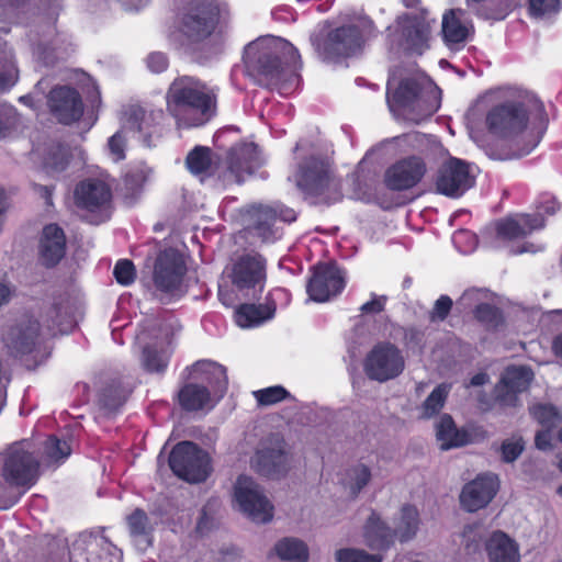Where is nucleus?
I'll use <instances>...</instances> for the list:
<instances>
[{
  "instance_id": "obj_12",
  "label": "nucleus",
  "mask_w": 562,
  "mask_h": 562,
  "mask_svg": "<svg viewBox=\"0 0 562 562\" xmlns=\"http://www.w3.org/2000/svg\"><path fill=\"white\" fill-rule=\"evenodd\" d=\"M405 368L402 351L393 344L380 342L367 355L364 371L368 378L385 382L398 376Z\"/></svg>"
},
{
  "instance_id": "obj_1",
  "label": "nucleus",
  "mask_w": 562,
  "mask_h": 562,
  "mask_svg": "<svg viewBox=\"0 0 562 562\" xmlns=\"http://www.w3.org/2000/svg\"><path fill=\"white\" fill-rule=\"evenodd\" d=\"M532 109L542 111V106L537 101L526 95L499 104L486 115L490 132L507 139L516 157L530 154L542 137V132L527 125Z\"/></svg>"
},
{
  "instance_id": "obj_4",
  "label": "nucleus",
  "mask_w": 562,
  "mask_h": 562,
  "mask_svg": "<svg viewBox=\"0 0 562 562\" xmlns=\"http://www.w3.org/2000/svg\"><path fill=\"white\" fill-rule=\"evenodd\" d=\"M247 69L269 81H279L289 69L294 72L300 64L296 48L288 41L267 36L250 43L244 53Z\"/></svg>"
},
{
  "instance_id": "obj_14",
  "label": "nucleus",
  "mask_w": 562,
  "mask_h": 562,
  "mask_svg": "<svg viewBox=\"0 0 562 562\" xmlns=\"http://www.w3.org/2000/svg\"><path fill=\"white\" fill-rule=\"evenodd\" d=\"M262 164L258 148L254 143H240L233 146L226 158V170L223 172V184L240 183Z\"/></svg>"
},
{
  "instance_id": "obj_32",
  "label": "nucleus",
  "mask_w": 562,
  "mask_h": 562,
  "mask_svg": "<svg viewBox=\"0 0 562 562\" xmlns=\"http://www.w3.org/2000/svg\"><path fill=\"white\" fill-rule=\"evenodd\" d=\"M191 375L195 380L207 382L215 395L222 396L227 385L225 369L212 361H198L192 366Z\"/></svg>"
},
{
  "instance_id": "obj_33",
  "label": "nucleus",
  "mask_w": 562,
  "mask_h": 562,
  "mask_svg": "<svg viewBox=\"0 0 562 562\" xmlns=\"http://www.w3.org/2000/svg\"><path fill=\"white\" fill-rule=\"evenodd\" d=\"M436 437L442 450L461 447L469 442L468 434L459 430L449 415L441 416L437 423Z\"/></svg>"
},
{
  "instance_id": "obj_43",
  "label": "nucleus",
  "mask_w": 562,
  "mask_h": 562,
  "mask_svg": "<svg viewBox=\"0 0 562 562\" xmlns=\"http://www.w3.org/2000/svg\"><path fill=\"white\" fill-rule=\"evenodd\" d=\"M451 390V385L441 383L434 389L420 407V414L424 418H430L441 411L447 396Z\"/></svg>"
},
{
  "instance_id": "obj_2",
  "label": "nucleus",
  "mask_w": 562,
  "mask_h": 562,
  "mask_svg": "<svg viewBox=\"0 0 562 562\" xmlns=\"http://www.w3.org/2000/svg\"><path fill=\"white\" fill-rule=\"evenodd\" d=\"M386 99L395 115L414 123L431 116L440 106V91L424 74L404 78L398 83L390 79Z\"/></svg>"
},
{
  "instance_id": "obj_63",
  "label": "nucleus",
  "mask_w": 562,
  "mask_h": 562,
  "mask_svg": "<svg viewBox=\"0 0 562 562\" xmlns=\"http://www.w3.org/2000/svg\"><path fill=\"white\" fill-rule=\"evenodd\" d=\"M11 295V288L5 283H0V307L10 301Z\"/></svg>"
},
{
  "instance_id": "obj_55",
  "label": "nucleus",
  "mask_w": 562,
  "mask_h": 562,
  "mask_svg": "<svg viewBox=\"0 0 562 562\" xmlns=\"http://www.w3.org/2000/svg\"><path fill=\"white\" fill-rule=\"evenodd\" d=\"M452 306V300L447 295H441L435 303V306L431 312V319L432 321H443Z\"/></svg>"
},
{
  "instance_id": "obj_10",
  "label": "nucleus",
  "mask_w": 562,
  "mask_h": 562,
  "mask_svg": "<svg viewBox=\"0 0 562 562\" xmlns=\"http://www.w3.org/2000/svg\"><path fill=\"white\" fill-rule=\"evenodd\" d=\"M474 167L467 161L449 157L438 168L436 190L449 198H459L474 186Z\"/></svg>"
},
{
  "instance_id": "obj_48",
  "label": "nucleus",
  "mask_w": 562,
  "mask_h": 562,
  "mask_svg": "<svg viewBox=\"0 0 562 562\" xmlns=\"http://www.w3.org/2000/svg\"><path fill=\"white\" fill-rule=\"evenodd\" d=\"M337 562H382L380 554H370L359 549H340L336 552Z\"/></svg>"
},
{
  "instance_id": "obj_40",
  "label": "nucleus",
  "mask_w": 562,
  "mask_h": 562,
  "mask_svg": "<svg viewBox=\"0 0 562 562\" xmlns=\"http://www.w3.org/2000/svg\"><path fill=\"white\" fill-rule=\"evenodd\" d=\"M418 512L414 506L405 505L401 509L395 532L402 542L413 539L418 530Z\"/></svg>"
},
{
  "instance_id": "obj_9",
  "label": "nucleus",
  "mask_w": 562,
  "mask_h": 562,
  "mask_svg": "<svg viewBox=\"0 0 562 562\" xmlns=\"http://www.w3.org/2000/svg\"><path fill=\"white\" fill-rule=\"evenodd\" d=\"M234 503L249 519L265 524L273 517V505L256 481L247 475H239L234 484Z\"/></svg>"
},
{
  "instance_id": "obj_51",
  "label": "nucleus",
  "mask_w": 562,
  "mask_h": 562,
  "mask_svg": "<svg viewBox=\"0 0 562 562\" xmlns=\"http://www.w3.org/2000/svg\"><path fill=\"white\" fill-rule=\"evenodd\" d=\"M403 139L415 150L424 151L438 145L436 137L422 134L419 132L408 133Z\"/></svg>"
},
{
  "instance_id": "obj_31",
  "label": "nucleus",
  "mask_w": 562,
  "mask_h": 562,
  "mask_svg": "<svg viewBox=\"0 0 562 562\" xmlns=\"http://www.w3.org/2000/svg\"><path fill=\"white\" fill-rule=\"evenodd\" d=\"M485 549L490 562H520L518 543L503 531H494Z\"/></svg>"
},
{
  "instance_id": "obj_16",
  "label": "nucleus",
  "mask_w": 562,
  "mask_h": 562,
  "mask_svg": "<svg viewBox=\"0 0 562 562\" xmlns=\"http://www.w3.org/2000/svg\"><path fill=\"white\" fill-rule=\"evenodd\" d=\"M499 488V480L493 473L479 474L464 484L459 499L461 507L468 513L485 508L495 497Z\"/></svg>"
},
{
  "instance_id": "obj_45",
  "label": "nucleus",
  "mask_w": 562,
  "mask_h": 562,
  "mask_svg": "<svg viewBox=\"0 0 562 562\" xmlns=\"http://www.w3.org/2000/svg\"><path fill=\"white\" fill-rule=\"evenodd\" d=\"M169 355L165 349L147 346L143 350L142 366L148 372H162L168 364Z\"/></svg>"
},
{
  "instance_id": "obj_18",
  "label": "nucleus",
  "mask_w": 562,
  "mask_h": 562,
  "mask_svg": "<svg viewBox=\"0 0 562 562\" xmlns=\"http://www.w3.org/2000/svg\"><path fill=\"white\" fill-rule=\"evenodd\" d=\"M345 288L342 271L333 263L318 265L307 283L310 299L315 302H326L339 294Z\"/></svg>"
},
{
  "instance_id": "obj_29",
  "label": "nucleus",
  "mask_w": 562,
  "mask_h": 562,
  "mask_svg": "<svg viewBox=\"0 0 562 562\" xmlns=\"http://www.w3.org/2000/svg\"><path fill=\"white\" fill-rule=\"evenodd\" d=\"M112 547L104 536L83 532L70 547V562H98L99 551L110 552Z\"/></svg>"
},
{
  "instance_id": "obj_27",
  "label": "nucleus",
  "mask_w": 562,
  "mask_h": 562,
  "mask_svg": "<svg viewBox=\"0 0 562 562\" xmlns=\"http://www.w3.org/2000/svg\"><path fill=\"white\" fill-rule=\"evenodd\" d=\"M38 323L29 321L25 326H16L5 337V346L14 357L37 353Z\"/></svg>"
},
{
  "instance_id": "obj_44",
  "label": "nucleus",
  "mask_w": 562,
  "mask_h": 562,
  "mask_svg": "<svg viewBox=\"0 0 562 562\" xmlns=\"http://www.w3.org/2000/svg\"><path fill=\"white\" fill-rule=\"evenodd\" d=\"M71 453V448L67 441H61L52 436L44 445L43 459L48 464L58 463L66 460Z\"/></svg>"
},
{
  "instance_id": "obj_37",
  "label": "nucleus",
  "mask_w": 562,
  "mask_h": 562,
  "mask_svg": "<svg viewBox=\"0 0 562 562\" xmlns=\"http://www.w3.org/2000/svg\"><path fill=\"white\" fill-rule=\"evenodd\" d=\"M178 396L181 407L186 411H200L212 407L210 391L203 385L189 383L180 390Z\"/></svg>"
},
{
  "instance_id": "obj_58",
  "label": "nucleus",
  "mask_w": 562,
  "mask_h": 562,
  "mask_svg": "<svg viewBox=\"0 0 562 562\" xmlns=\"http://www.w3.org/2000/svg\"><path fill=\"white\" fill-rule=\"evenodd\" d=\"M462 538L469 551H475L479 548L476 527L467 526L462 532Z\"/></svg>"
},
{
  "instance_id": "obj_11",
  "label": "nucleus",
  "mask_w": 562,
  "mask_h": 562,
  "mask_svg": "<svg viewBox=\"0 0 562 562\" xmlns=\"http://www.w3.org/2000/svg\"><path fill=\"white\" fill-rule=\"evenodd\" d=\"M295 218V212L283 206L276 210L268 205H251L245 214L246 229L263 243L279 238V231L276 226L278 220L291 223Z\"/></svg>"
},
{
  "instance_id": "obj_15",
  "label": "nucleus",
  "mask_w": 562,
  "mask_h": 562,
  "mask_svg": "<svg viewBox=\"0 0 562 562\" xmlns=\"http://www.w3.org/2000/svg\"><path fill=\"white\" fill-rule=\"evenodd\" d=\"M294 180L303 191L314 195L323 194L334 184L328 158L311 156L300 164Z\"/></svg>"
},
{
  "instance_id": "obj_64",
  "label": "nucleus",
  "mask_w": 562,
  "mask_h": 562,
  "mask_svg": "<svg viewBox=\"0 0 562 562\" xmlns=\"http://www.w3.org/2000/svg\"><path fill=\"white\" fill-rule=\"evenodd\" d=\"M490 381V376L485 372H479L470 380L471 386H481Z\"/></svg>"
},
{
  "instance_id": "obj_8",
  "label": "nucleus",
  "mask_w": 562,
  "mask_h": 562,
  "mask_svg": "<svg viewBox=\"0 0 562 562\" xmlns=\"http://www.w3.org/2000/svg\"><path fill=\"white\" fill-rule=\"evenodd\" d=\"M169 465L178 477L189 483L205 481L212 471L209 454L191 441L179 442L172 449Z\"/></svg>"
},
{
  "instance_id": "obj_62",
  "label": "nucleus",
  "mask_w": 562,
  "mask_h": 562,
  "mask_svg": "<svg viewBox=\"0 0 562 562\" xmlns=\"http://www.w3.org/2000/svg\"><path fill=\"white\" fill-rule=\"evenodd\" d=\"M15 82L14 69H9L5 72H0V91L10 89Z\"/></svg>"
},
{
  "instance_id": "obj_21",
  "label": "nucleus",
  "mask_w": 562,
  "mask_h": 562,
  "mask_svg": "<svg viewBox=\"0 0 562 562\" xmlns=\"http://www.w3.org/2000/svg\"><path fill=\"white\" fill-rule=\"evenodd\" d=\"M397 24L402 33L400 45L404 49L420 53L426 46L430 32V20L427 12L408 13L398 18Z\"/></svg>"
},
{
  "instance_id": "obj_13",
  "label": "nucleus",
  "mask_w": 562,
  "mask_h": 562,
  "mask_svg": "<svg viewBox=\"0 0 562 562\" xmlns=\"http://www.w3.org/2000/svg\"><path fill=\"white\" fill-rule=\"evenodd\" d=\"M184 273L186 263L178 250L167 248L158 254L153 273L154 283L158 291L171 295L176 294L180 290Z\"/></svg>"
},
{
  "instance_id": "obj_23",
  "label": "nucleus",
  "mask_w": 562,
  "mask_h": 562,
  "mask_svg": "<svg viewBox=\"0 0 562 562\" xmlns=\"http://www.w3.org/2000/svg\"><path fill=\"white\" fill-rule=\"evenodd\" d=\"M111 195L110 186L101 178H87L80 181L74 191L76 205L90 212L104 207Z\"/></svg>"
},
{
  "instance_id": "obj_36",
  "label": "nucleus",
  "mask_w": 562,
  "mask_h": 562,
  "mask_svg": "<svg viewBox=\"0 0 562 562\" xmlns=\"http://www.w3.org/2000/svg\"><path fill=\"white\" fill-rule=\"evenodd\" d=\"M127 526L130 529L131 537L140 551H145L151 546V526L148 521V517L145 512L135 509L127 517Z\"/></svg>"
},
{
  "instance_id": "obj_47",
  "label": "nucleus",
  "mask_w": 562,
  "mask_h": 562,
  "mask_svg": "<svg viewBox=\"0 0 562 562\" xmlns=\"http://www.w3.org/2000/svg\"><path fill=\"white\" fill-rule=\"evenodd\" d=\"M254 396L259 405L269 406L283 401L290 394L283 386L274 385L254 391Z\"/></svg>"
},
{
  "instance_id": "obj_39",
  "label": "nucleus",
  "mask_w": 562,
  "mask_h": 562,
  "mask_svg": "<svg viewBox=\"0 0 562 562\" xmlns=\"http://www.w3.org/2000/svg\"><path fill=\"white\" fill-rule=\"evenodd\" d=\"M371 477V470L368 465L356 463L345 471L341 483L350 495L357 496L369 484Z\"/></svg>"
},
{
  "instance_id": "obj_30",
  "label": "nucleus",
  "mask_w": 562,
  "mask_h": 562,
  "mask_svg": "<svg viewBox=\"0 0 562 562\" xmlns=\"http://www.w3.org/2000/svg\"><path fill=\"white\" fill-rule=\"evenodd\" d=\"M473 25L465 19V12L453 9L442 16V34L445 42L450 46L463 44L472 34Z\"/></svg>"
},
{
  "instance_id": "obj_6",
  "label": "nucleus",
  "mask_w": 562,
  "mask_h": 562,
  "mask_svg": "<svg viewBox=\"0 0 562 562\" xmlns=\"http://www.w3.org/2000/svg\"><path fill=\"white\" fill-rule=\"evenodd\" d=\"M26 441L12 445L4 453L2 477L11 486L21 488L16 496L5 501L1 508L15 505L20 496L31 488L38 479L40 463L29 449Z\"/></svg>"
},
{
  "instance_id": "obj_61",
  "label": "nucleus",
  "mask_w": 562,
  "mask_h": 562,
  "mask_svg": "<svg viewBox=\"0 0 562 562\" xmlns=\"http://www.w3.org/2000/svg\"><path fill=\"white\" fill-rule=\"evenodd\" d=\"M560 209V205L554 201L553 199H547L541 203V205L538 209V213L533 216H538L539 218L543 220V214L552 215L557 212V210ZM544 223V221H542Z\"/></svg>"
},
{
  "instance_id": "obj_50",
  "label": "nucleus",
  "mask_w": 562,
  "mask_h": 562,
  "mask_svg": "<svg viewBox=\"0 0 562 562\" xmlns=\"http://www.w3.org/2000/svg\"><path fill=\"white\" fill-rule=\"evenodd\" d=\"M113 274L115 280L122 285H130L134 282L136 273L131 260H119L114 267Z\"/></svg>"
},
{
  "instance_id": "obj_25",
  "label": "nucleus",
  "mask_w": 562,
  "mask_h": 562,
  "mask_svg": "<svg viewBox=\"0 0 562 562\" xmlns=\"http://www.w3.org/2000/svg\"><path fill=\"white\" fill-rule=\"evenodd\" d=\"M362 44L359 30L356 26H342L330 32L324 43V54L327 58L348 57L355 54Z\"/></svg>"
},
{
  "instance_id": "obj_3",
  "label": "nucleus",
  "mask_w": 562,
  "mask_h": 562,
  "mask_svg": "<svg viewBox=\"0 0 562 562\" xmlns=\"http://www.w3.org/2000/svg\"><path fill=\"white\" fill-rule=\"evenodd\" d=\"M166 100L168 112L180 127L201 126L215 112V95L203 82L189 76L172 81Z\"/></svg>"
},
{
  "instance_id": "obj_59",
  "label": "nucleus",
  "mask_w": 562,
  "mask_h": 562,
  "mask_svg": "<svg viewBox=\"0 0 562 562\" xmlns=\"http://www.w3.org/2000/svg\"><path fill=\"white\" fill-rule=\"evenodd\" d=\"M385 303V299L383 296L373 297L371 301L362 304L361 312L366 314H375L383 310Z\"/></svg>"
},
{
  "instance_id": "obj_46",
  "label": "nucleus",
  "mask_w": 562,
  "mask_h": 562,
  "mask_svg": "<svg viewBox=\"0 0 562 562\" xmlns=\"http://www.w3.org/2000/svg\"><path fill=\"white\" fill-rule=\"evenodd\" d=\"M530 413L543 428H555L562 422V413L550 404L535 405L530 408Z\"/></svg>"
},
{
  "instance_id": "obj_24",
  "label": "nucleus",
  "mask_w": 562,
  "mask_h": 562,
  "mask_svg": "<svg viewBox=\"0 0 562 562\" xmlns=\"http://www.w3.org/2000/svg\"><path fill=\"white\" fill-rule=\"evenodd\" d=\"M150 116L143 109L134 108L125 113L123 128L112 135L108 142L110 154L113 160L119 161L125 158V137L124 130H128L143 135L149 134Z\"/></svg>"
},
{
  "instance_id": "obj_19",
  "label": "nucleus",
  "mask_w": 562,
  "mask_h": 562,
  "mask_svg": "<svg viewBox=\"0 0 562 562\" xmlns=\"http://www.w3.org/2000/svg\"><path fill=\"white\" fill-rule=\"evenodd\" d=\"M533 372L526 366H510L503 372L495 386V397L503 406L515 407L519 404L518 395L528 390Z\"/></svg>"
},
{
  "instance_id": "obj_54",
  "label": "nucleus",
  "mask_w": 562,
  "mask_h": 562,
  "mask_svg": "<svg viewBox=\"0 0 562 562\" xmlns=\"http://www.w3.org/2000/svg\"><path fill=\"white\" fill-rule=\"evenodd\" d=\"M16 113L13 108L5 106L3 112L0 113V138L10 135L11 131L16 126Z\"/></svg>"
},
{
  "instance_id": "obj_7",
  "label": "nucleus",
  "mask_w": 562,
  "mask_h": 562,
  "mask_svg": "<svg viewBox=\"0 0 562 562\" xmlns=\"http://www.w3.org/2000/svg\"><path fill=\"white\" fill-rule=\"evenodd\" d=\"M224 274L244 297L258 299L267 282V259L259 252H244L225 268Z\"/></svg>"
},
{
  "instance_id": "obj_22",
  "label": "nucleus",
  "mask_w": 562,
  "mask_h": 562,
  "mask_svg": "<svg viewBox=\"0 0 562 562\" xmlns=\"http://www.w3.org/2000/svg\"><path fill=\"white\" fill-rule=\"evenodd\" d=\"M48 106L55 117L64 124L78 121L83 113L79 93L69 87H57L49 92Z\"/></svg>"
},
{
  "instance_id": "obj_41",
  "label": "nucleus",
  "mask_w": 562,
  "mask_h": 562,
  "mask_svg": "<svg viewBox=\"0 0 562 562\" xmlns=\"http://www.w3.org/2000/svg\"><path fill=\"white\" fill-rule=\"evenodd\" d=\"M75 151L81 154L79 148L71 149L65 145L53 146L45 158V168L53 173L64 171L69 166Z\"/></svg>"
},
{
  "instance_id": "obj_42",
  "label": "nucleus",
  "mask_w": 562,
  "mask_h": 562,
  "mask_svg": "<svg viewBox=\"0 0 562 562\" xmlns=\"http://www.w3.org/2000/svg\"><path fill=\"white\" fill-rule=\"evenodd\" d=\"M186 164L190 172L193 175H210L213 165L211 149L203 146L195 147L188 154Z\"/></svg>"
},
{
  "instance_id": "obj_28",
  "label": "nucleus",
  "mask_w": 562,
  "mask_h": 562,
  "mask_svg": "<svg viewBox=\"0 0 562 562\" xmlns=\"http://www.w3.org/2000/svg\"><path fill=\"white\" fill-rule=\"evenodd\" d=\"M40 256L47 267L55 266L65 256L66 236L57 224L44 226L40 238Z\"/></svg>"
},
{
  "instance_id": "obj_57",
  "label": "nucleus",
  "mask_w": 562,
  "mask_h": 562,
  "mask_svg": "<svg viewBox=\"0 0 562 562\" xmlns=\"http://www.w3.org/2000/svg\"><path fill=\"white\" fill-rule=\"evenodd\" d=\"M475 315L480 321L494 322L498 317V310L490 304H480L475 308Z\"/></svg>"
},
{
  "instance_id": "obj_53",
  "label": "nucleus",
  "mask_w": 562,
  "mask_h": 562,
  "mask_svg": "<svg viewBox=\"0 0 562 562\" xmlns=\"http://www.w3.org/2000/svg\"><path fill=\"white\" fill-rule=\"evenodd\" d=\"M502 458L505 462L515 461L524 450V442L520 437H513L505 440L502 445Z\"/></svg>"
},
{
  "instance_id": "obj_60",
  "label": "nucleus",
  "mask_w": 562,
  "mask_h": 562,
  "mask_svg": "<svg viewBox=\"0 0 562 562\" xmlns=\"http://www.w3.org/2000/svg\"><path fill=\"white\" fill-rule=\"evenodd\" d=\"M551 429L544 428L537 432L535 441L536 447L540 450H549L551 448Z\"/></svg>"
},
{
  "instance_id": "obj_49",
  "label": "nucleus",
  "mask_w": 562,
  "mask_h": 562,
  "mask_svg": "<svg viewBox=\"0 0 562 562\" xmlns=\"http://www.w3.org/2000/svg\"><path fill=\"white\" fill-rule=\"evenodd\" d=\"M530 12L538 18H548L560 10V0H529Z\"/></svg>"
},
{
  "instance_id": "obj_56",
  "label": "nucleus",
  "mask_w": 562,
  "mask_h": 562,
  "mask_svg": "<svg viewBox=\"0 0 562 562\" xmlns=\"http://www.w3.org/2000/svg\"><path fill=\"white\" fill-rule=\"evenodd\" d=\"M147 67L151 72H162L168 67V58L164 53L155 52L148 55Z\"/></svg>"
},
{
  "instance_id": "obj_26",
  "label": "nucleus",
  "mask_w": 562,
  "mask_h": 562,
  "mask_svg": "<svg viewBox=\"0 0 562 562\" xmlns=\"http://www.w3.org/2000/svg\"><path fill=\"white\" fill-rule=\"evenodd\" d=\"M543 227V222L538 216L517 214L496 223V235L502 241L512 243Z\"/></svg>"
},
{
  "instance_id": "obj_5",
  "label": "nucleus",
  "mask_w": 562,
  "mask_h": 562,
  "mask_svg": "<svg viewBox=\"0 0 562 562\" xmlns=\"http://www.w3.org/2000/svg\"><path fill=\"white\" fill-rule=\"evenodd\" d=\"M220 11L216 4L205 0L193 2L181 16L171 33V41L184 49H192L214 32Z\"/></svg>"
},
{
  "instance_id": "obj_38",
  "label": "nucleus",
  "mask_w": 562,
  "mask_h": 562,
  "mask_svg": "<svg viewBox=\"0 0 562 562\" xmlns=\"http://www.w3.org/2000/svg\"><path fill=\"white\" fill-rule=\"evenodd\" d=\"M277 557L284 562H307L308 548L297 538L286 537L274 546Z\"/></svg>"
},
{
  "instance_id": "obj_52",
  "label": "nucleus",
  "mask_w": 562,
  "mask_h": 562,
  "mask_svg": "<svg viewBox=\"0 0 562 562\" xmlns=\"http://www.w3.org/2000/svg\"><path fill=\"white\" fill-rule=\"evenodd\" d=\"M452 241L459 251L463 254L473 251L477 245L476 235L467 229L456 232Z\"/></svg>"
},
{
  "instance_id": "obj_34",
  "label": "nucleus",
  "mask_w": 562,
  "mask_h": 562,
  "mask_svg": "<svg viewBox=\"0 0 562 562\" xmlns=\"http://www.w3.org/2000/svg\"><path fill=\"white\" fill-rule=\"evenodd\" d=\"M364 539L370 548L383 550L393 543V532L376 514L372 513L364 526Z\"/></svg>"
},
{
  "instance_id": "obj_20",
  "label": "nucleus",
  "mask_w": 562,
  "mask_h": 562,
  "mask_svg": "<svg viewBox=\"0 0 562 562\" xmlns=\"http://www.w3.org/2000/svg\"><path fill=\"white\" fill-rule=\"evenodd\" d=\"M427 172L425 161L412 156L401 159L387 168L384 176L385 184L393 191H405L417 186Z\"/></svg>"
},
{
  "instance_id": "obj_35",
  "label": "nucleus",
  "mask_w": 562,
  "mask_h": 562,
  "mask_svg": "<svg viewBox=\"0 0 562 562\" xmlns=\"http://www.w3.org/2000/svg\"><path fill=\"white\" fill-rule=\"evenodd\" d=\"M276 307L268 304H243L235 313L236 324L241 328L261 325L274 315Z\"/></svg>"
},
{
  "instance_id": "obj_17",
  "label": "nucleus",
  "mask_w": 562,
  "mask_h": 562,
  "mask_svg": "<svg viewBox=\"0 0 562 562\" xmlns=\"http://www.w3.org/2000/svg\"><path fill=\"white\" fill-rule=\"evenodd\" d=\"M250 465L256 472L267 476L285 472L289 465V457L285 452L284 441L278 437L262 441L251 458Z\"/></svg>"
}]
</instances>
